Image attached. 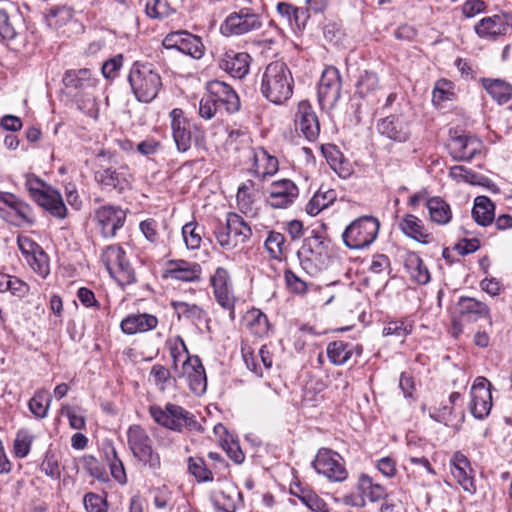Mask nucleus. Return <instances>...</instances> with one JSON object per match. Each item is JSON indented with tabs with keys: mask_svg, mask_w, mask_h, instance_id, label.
Masks as SVG:
<instances>
[{
	"mask_svg": "<svg viewBox=\"0 0 512 512\" xmlns=\"http://www.w3.org/2000/svg\"><path fill=\"white\" fill-rule=\"evenodd\" d=\"M94 180L101 190L122 194L132 188L133 174L127 164H118L115 152L102 149L96 155Z\"/></svg>",
	"mask_w": 512,
	"mask_h": 512,
	"instance_id": "1",
	"label": "nucleus"
},
{
	"mask_svg": "<svg viewBox=\"0 0 512 512\" xmlns=\"http://www.w3.org/2000/svg\"><path fill=\"white\" fill-rule=\"evenodd\" d=\"M294 79L288 65L280 60L269 63L262 74L260 92L269 102L281 105L293 94Z\"/></svg>",
	"mask_w": 512,
	"mask_h": 512,
	"instance_id": "2",
	"label": "nucleus"
},
{
	"mask_svg": "<svg viewBox=\"0 0 512 512\" xmlns=\"http://www.w3.org/2000/svg\"><path fill=\"white\" fill-rule=\"evenodd\" d=\"M128 82L135 98L143 103L153 101L162 87L161 76L153 65L139 61L132 64Z\"/></svg>",
	"mask_w": 512,
	"mask_h": 512,
	"instance_id": "3",
	"label": "nucleus"
},
{
	"mask_svg": "<svg viewBox=\"0 0 512 512\" xmlns=\"http://www.w3.org/2000/svg\"><path fill=\"white\" fill-rule=\"evenodd\" d=\"M149 414L158 425L175 432H183L184 429L189 431L201 429L195 416L176 404L167 403L164 407L157 404L151 405Z\"/></svg>",
	"mask_w": 512,
	"mask_h": 512,
	"instance_id": "4",
	"label": "nucleus"
},
{
	"mask_svg": "<svg viewBox=\"0 0 512 512\" xmlns=\"http://www.w3.org/2000/svg\"><path fill=\"white\" fill-rule=\"evenodd\" d=\"M25 188L30 197L54 217L63 219L67 208L61 194L34 174H26Z\"/></svg>",
	"mask_w": 512,
	"mask_h": 512,
	"instance_id": "5",
	"label": "nucleus"
},
{
	"mask_svg": "<svg viewBox=\"0 0 512 512\" xmlns=\"http://www.w3.org/2000/svg\"><path fill=\"white\" fill-rule=\"evenodd\" d=\"M380 222L373 216H361L352 221L343 231L342 239L345 246L352 250L369 247L377 238Z\"/></svg>",
	"mask_w": 512,
	"mask_h": 512,
	"instance_id": "6",
	"label": "nucleus"
},
{
	"mask_svg": "<svg viewBox=\"0 0 512 512\" xmlns=\"http://www.w3.org/2000/svg\"><path fill=\"white\" fill-rule=\"evenodd\" d=\"M171 129L176 148L180 153L187 152L194 142L199 145L204 141L205 132L201 125L191 122L180 108H174L170 114Z\"/></svg>",
	"mask_w": 512,
	"mask_h": 512,
	"instance_id": "7",
	"label": "nucleus"
},
{
	"mask_svg": "<svg viewBox=\"0 0 512 512\" xmlns=\"http://www.w3.org/2000/svg\"><path fill=\"white\" fill-rule=\"evenodd\" d=\"M406 109L407 105L398 103L393 113L379 119L376 124L378 133L395 143L409 141L412 135V119Z\"/></svg>",
	"mask_w": 512,
	"mask_h": 512,
	"instance_id": "8",
	"label": "nucleus"
},
{
	"mask_svg": "<svg viewBox=\"0 0 512 512\" xmlns=\"http://www.w3.org/2000/svg\"><path fill=\"white\" fill-rule=\"evenodd\" d=\"M214 235L222 248L233 249L251 238L252 229L240 215L230 212L225 223L217 222Z\"/></svg>",
	"mask_w": 512,
	"mask_h": 512,
	"instance_id": "9",
	"label": "nucleus"
},
{
	"mask_svg": "<svg viewBox=\"0 0 512 512\" xmlns=\"http://www.w3.org/2000/svg\"><path fill=\"white\" fill-rule=\"evenodd\" d=\"M331 244L329 238L319 231L312 230L311 235L303 240V244L298 251V256L302 257V265L315 262L316 270H322L329 260Z\"/></svg>",
	"mask_w": 512,
	"mask_h": 512,
	"instance_id": "10",
	"label": "nucleus"
},
{
	"mask_svg": "<svg viewBox=\"0 0 512 512\" xmlns=\"http://www.w3.org/2000/svg\"><path fill=\"white\" fill-rule=\"evenodd\" d=\"M0 217L15 226L35 223L31 206L15 194L5 191H0Z\"/></svg>",
	"mask_w": 512,
	"mask_h": 512,
	"instance_id": "11",
	"label": "nucleus"
},
{
	"mask_svg": "<svg viewBox=\"0 0 512 512\" xmlns=\"http://www.w3.org/2000/svg\"><path fill=\"white\" fill-rule=\"evenodd\" d=\"M446 147L453 160L471 162L482 153L483 143L470 133L450 130Z\"/></svg>",
	"mask_w": 512,
	"mask_h": 512,
	"instance_id": "12",
	"label": "nucleus"
},
{
	"mask_svg": "<svg viewBox=\"0 0 512 512\" xmlns=\"http://www.w3.org/2000/svg\"><path fill=\"white\" fill-rule=\"evenodd\" d=\"M342 78L340 71L334 66H328L321 74L317 97L322 109H333L341 97Z\"/></svg>",
	"mask_w": 512,
	"mask_h": 512,
	"instance_id": "13",
	"label": "nucleus"
},
{
	"mask_svg": "<svg viewBox=\"0 0 512 512\" xmlns=\"http://www.w3.org/2000/svg\"><path fill=\"white\" fill-rule=\"evenodd\" d=\"M261 27V16L255 13L253 9L244 7L230 13L221 24L220 30L225 36H240L258 30Z\"/></svg>",
	"mask_w": 512,
	"mask_h": 512,
	"instance_id": "14",
	"label": "nucleus"
},
{
	"mask_svg": "<svg viewBox=\"0 0 512 512\" xmlns=\"http://www.w3.org/2000/svg\"><path fill=\"white\" fill-rule=\"evenodd\" d=\"M162 45L167 50H177L194 59H201L205 53V46L201 37L186 30H178L168 33Z\"/></svg>",
	"mask_w": 512,
	"mask_h": 512,
	"instance_id": "15",
	"label": "nucleus"
},
{
	"mask_svg": "<svg viewBox=\"0 0 512 512\" xmlns=\"http://www.w3.org/2000/svg\"><path fill=\"white\" fill-rule=\"evenodd\" d=\"M471 402L469 409L473 417L485 419L492 409L491 383L485 377H477L470 390Z\"/></svg>",
	"mask_w": 512,
	"mask_h": 512,
	"instance_id": "16",
	"label": "nucleus"
},
{
	"mask_svg": "<svg viewBox=\"0 0 512 512\" xmlns=\"http://www.w3.org/2000/svg\"><path fill=\"white\" fill-rule=\"evenodd\" d=\"M210 283L217 303L230 312V318L233 320L236 298L228 271L223 267H218L211 276Z\"/></svg>",
	"mask_w": 512,
	"mask_h": 512,
	"instance_id": "17",
	"label": "nucleus"
},
{
	"mask_svg": "<svg viewBox=\"0 0 512 512\" xmlns=\"http://www.w3.org/2000/svg\"><path fill=\"white\" fill-rule=\"evenodd\" d=\"M94 220L102 236L112 238L123 227L126 220V212L119 206L103 205L95 210Z\"/></svg>",
	"mask_w": 512,
	"mask_h": 512,
	"instance_id": "18",
	"label": "nucleus"
},
{
	"mask_svg": "<svg viewBox=\"0 0 512 512\" xmlns=\"http://www.w3.org/2000/svg\"><path fill=\"white\" fill-rule=\"evenodd\" d=\"M512 29V14L501 13L482 18L474 26V31L481 39L496 41Z\"/></svg>",
	"mask_w": 512,
	"mask_h": 512,
	"instance_id": "19",
	"label": "nucleus"
},
{
	"mask_svg": "<svg viewBox=\"0 0 512 512\" xmlns=\"http://www.w3.org/2000/svg\"><path fill=\"white\" fill-rule=\"evenodd\" d=\"M295 130L300 132L309 142H314L320 134L318 116L308 100H302L297 105L294 115Z\"/></svg>",
	"mask_w": 512,
	"mask_h": 512,
	"instance_id": "20",
	"label": "nucleus"
},
{
	"mask_svg": "<svg viewBox=\"0 0 512 512\" xmlns=\"http://www.w3.org/2000/svg\"><path fill=\"white\" fill-rule=\"evenodd\" d=\"M299 196V188L290 179L273 181L268 188L266 203L274 209H286Z\"/></svg>",
	"mask_w": 512,
	"mask_h": 512,
	"instance_id": "21",
	"label": "nucleus"
},
{
	"mask_svg": "<svg viewBox=\"0 0 512 512\" xmlns=\"http://www.w3.org/2000/svg\"><path fill=\"white\" fill-rule=\"evenodd\" d=\"M209 97L222 110L233 114L240 109V100L235 90L227 83L220 80H211L206 84Z\"/></svg>",
	"mask_w": 512,
	"mask_h": 512,
	"instance_id": "22",
	"label": "nucleus"
},
{
	"mask_svg": "<svg viewBox=\"0 0 512 512\" xmlns=\"http://www.w3.org/2000/svg\"><path fill=\"white\" fill-rule=\"evenodd\" d=\"M25 20L14 5L0 9V37L7 42L15 41L25 32Z\"/></svg>",
	"mask_w": 512,
	"mask_h": 512,
	"instance_id": "23",
	"label": "nucleus"
},
{
	"mask_svg": "<svg viewBox=\"0 0 512 512\" xmlns=\"http://www.w3.org/2000/svg\"><path fill=\"white\" fill-rule=\"evenodd\" d=\"M354 97L366 101L368 104L378 102V96L382 90L379 75L374 70L364 69L354 83Z\"/></svg>",
	"mask_w": 512,
	"mask_h": 512,
	"instance_id": "24",
	"label": "nucleus"
},
{
	"mask_svg": "<svg viewBox=\"0 0 512 512\" xmlns=\"http://www.w3.org/2000/svg\"><path fill=\"white\" fill-rule=\"evenodd\" d=\"M336 456L338 454H332L328 449H320L312 462V466L317 473L323 474L329 480L341 482L347 478L348 473L344 465L336 459Z\"/></svg>",
	"mask_w": 512,
	"mask_h": 512,
	"instance_id": "25",
	"label": "nucleus"
},
{
	"mask_svg": "<svg viewBox=\"0 0 512 512\" xmlns=\"http://www.w3.org/2000/svg\"><path fill=\"white\" fill-rule=\"evenodd\" d=\"M182 376L186 377L188 386L195 395H203L207 388L205 368L199 356H187L182 362Z\"/></svg>",
	"mask_w": 512,
	"mask_h": 512,
	"instance_id": "26",
	"label": "nucleus"
},
{
	"mask_svg": "<svg viewBox=\"0 0 512 512\" xmlns=\"http://www.w3.org/2000/svg\"><path fill=\"white\" fill-rule=\"evenodd\" d=\"M201 273L202 268L199 263L176 259L168 261L162 277L182 282H198L201 279Z\"/></svg>",
	"mask_w": 512,
	"mask_h": 512,
	"instance_id": "27",
	"label": "nucleus"
},
{
	"mask_svg": "<svg viewBox=\"0 0 512 512\" xmlns=\"http://www.w3.org/2000/svg\"><path fill=\"white\" fill-rule=\"evenodd\" d=\"M455 313L460 320L476 322L479 319H487L492 325V318L489 306L473 297L461 296L456 304Z\"/></svg>",
	"mask_w": 512,
	"mask_h": 512,
	"instance_id": "28",
	"label": "nucleus"
},
{
	"mask_svg": "<svg viewBox=\"0 0 512 512\" xmlns=\"http://www.w3.org/2000/svg\"><path fill=\"white\" fill-rule=\"evenodd\" d=\"M62 83L70 92H75L74 96L77 97L80 92L94 89L98 79L88 68L71 69L64 73Z\"/></svg>",
	"mask_w": 512,
	"mask_h": 512,
	"instance_id": "29",
	"label": "nucleus"
},
{
	"mask_svg": "<svg viewBox=\"0 0 512 512\" xmlns=\"http://www.w3.org/2000/svg\"><path fill=\"white\" fill-rule=\"evenodd\" d=\"M249 156L253 160L250 172L257 178L265 180L275 175L279 170V162L275 156L270 155L264 148H249Z\"/></svg>",
	"mask_w": 512,
	"mask_h": 512,
	"instance_id": "30",
	"label": "nucleus"
},
{
	"mask_svg": "<svg viewBox=\"0 0 512 512\" xmlns=\"http://www.w3.org/2000/svg\"><path fill=\"white\" fill-rule=\"evenodd\" d=\"M451 474L461 487L471 494L476 492L473 469L468 458L461 452H455L450 460Z\"/></svg>",
	"mask_w": 512,
	"mask_h": 512,
	"instance_id": "31",
	"label": "nucleus"
},
{
	"mask_svg": "<svg viewBox=\"0 0 512 512\" xmlns=\"http://www.w3.org/2000/svg\"><path fill=\"white\" fill-rule=\"evenodd\" d=\"M326 353L329 361L336 366L348 363L353 357L359 358L363 353L360 344H353L343 340H335L328 343Z\"/></svg>",
	"mask_w": 512,
	"mask_h": 512,
	"instance_id": "32",
	"label": "nucleus"
},
{
	"mask_svg": "<svg viewBox=\"0 0 512 512\" xmlns=\"http://www.w3.org/2000/svg\"><path fill=\"white\" fill-rule=\"evenodd\" d=\"M251 57L246 52L226 51L219 61V67L234 78L242 79L250 69Z\"/></svg>",
	"mask_w": 512,
	"mask_h": 512,
	"instance_id": "33",
	"label": "nucleus"
},
{
	"mask_svg": "<svg viewBox=\"0 0 512 512\" xmlns=\"http://www.w3.org/2000/svg\"><path fill=\"white\" fill-rule=\"evenodd\" d=\"M158 325V319L152 314H129L120 323L124 334L134 335L153 330Z\"/></svg>",
	"mask_w": 512,
	"mask_h": 512,
	"instance_id": "34",
	"label": "nucleus"
},
{
	"mask_svg": "<svg viewBox=\"0 0 512 512\" xmlns=\"http://www.w3.org/2000/svg\"><path fill=\"white\" fill-rule=\"evenodd\" d=\"M398 228L407 237L422 243L428 244L433 241V236L429 233L418 217L413 214H406L398 223Z\"/></svg>",
	"mask_w": 512,
	"mask_h": 512,
	"instance_id": "35",
	"label": "nucleus"
},
{
	"mask_svg": "<svg viewBox=\"0 0 512 512\" xmlns=\"http://www.w3.org/2000/svg\"><path fill=\"white\" fill-rule=\"evenodd\" d=\"M357 489L360 493L359 502L354 503L356 506H364L365 500L368 499L370 502H378L387 497V491L384 486L379 483H375L367 474H361Z\"/></svg>",
	"mask_w": 512,
	"mask_h": 512,
	"instance_id": "36",
	"label": "nucleus"
},
{
	"mask_svg": "<svg viewBox=\"0 0 512 512\" xmlns=\"http://www.w3.org/2000/svg\"><path fill=\"white\" fill-rule=\"evenodd\" d=\"M170 305L174 309L178 320L184 319L193 325L209 322L207 311L197 304L184 301H171Z\"/></svg>",
	"mask_w": 512,
	"mask_h": 512,
	"instance_id": "37",
	"label": "nucleus"
},
{
	"mask_svg": "<svg viewBox=\"0 0 512 512\" xmlns=\"http://www.w3.org/2000/svg\"><path fill=\"white\" fill-rule=\"evenodd\" d=\"M127 444L136 458L153 447V440L141 425L134 424L127 430Z\"/></svg>",
	"mask_w": 512,
	"mask_h": 512,
	"instance_id": "38",
	"label": "nucleus"
},
{
	"mask_svg": "<svg viewBox=\"0 0 512 512\" xmlns=\"http://www.w3.org/2000/svg\"><path fill=\"white\" fill-rule=\"evenodd\" d=\"M404 268L410 278L417 284H427L430 281V273L421 257L415 252H407L404 256Z\"/></svg>",
	"mask_w": 512,
	"mask_h": 512,
	"instance_id": "39",
	"label": "nucleus"
},
{
	"mask_svg": "<svg viewBox=\"0 0 512 512\" xmlns=\"http://www.w3.org/2000/svg\"><path fill=\"white\" fill-rule=\"evenodd\" d=\"M242 500V493L235 488L216 492L211 497L216 512H236Z\"/></svg>",
	"mask_w": 512,
	"mask_h": 512,
	"instance_id": "40",
	"label": "nucleus"
},
{
	"mask_svg": "<svg viewBox=\"0 0 512 512\" xmlns=\"http://www.w3.org/2000/svg\"><path fill=\"white\" fill-rule=\"evenodd\" d=\"M481 84L499 105L506 104L512 97V85L505 80L482 78Z\"/></svg>",
	"mask_w": 512,
	"mask_h": 512,
	"instance_id": "41",
	"label": "nucleus"
},
{
	"mask_svg": "<svg viewBox=\"0 0 512 512\" xmlns=\"http://www.w3.org/2000/svg\"><path fill=\"white\" fill-rule=\"evenodd\" d=\"M472 217L480 226H488L495 219V205L487 196H478L474 200Z\"/></svg>",
	"mask_w": 512,
	"mask_h": 512,
	"instance_id": "42",
	"label": "nucleus"
},
{
	"mask_svg": "<svg viewBox=\"0 0 512 512\" xmlns=\"http://www.w3.org/2000/svg\"><path fill=\"white\" fill-rule=\"evenodd\" d=\"M337 198V193L334 189L324 190L323 185L313 195L306 205V212L310 216L318 215L322 210L329 207Z\"/></svg>",
	"mask_w": 512,
	"mask_h": 512,
	"instance_id": "43",
	"label": "nucleus"
},
{
	"mask_svg": "<svg viewBox=\"0 0 512 512\" xmlns=\"http://www.w3.org/2000/svg\"><path fill=\"white\" fill-rule=\"evenodd\" d=\"M426 207L429 211L430 219L439 224L445 225L452 219V212L449 204L440 197H432L427 200Z\"/></svg>",
	"mask_w": 512,
	"mask_h": 512,
	"instance_id": "44",
	"label": "nucleus"
},
{
	"mask_svg": "<svg viewBox=\"0 0 512 512\" xmlns=\"http://www.w3.org/2000/svg\"><path fill=\"white\" fill-rule=\"evenodd\" d=\"M139 229L146 240L153 245L157 246L165 244L163 233L167 230L166 224L159 223L153 218H148L140 222Z\"/></svg>",
	"mask_w": 512,
	"mask_h": 512,
	"instance_id": "45",
	"label": "nucleus"
},
{
	"mask_svg": "<svg viewBox=\"0 0 512 512\" xmlns=\"http://www.w3.org/2000/svg\"><path fill=\"white\" fill-rule=\"evenodd\" d=\"M291 494L297 497L302 504L313 512H328V508L324 500L309 489L296 485L295 488H291Z\"/></svg>",
	"mask_w": 512,
	"mask_h": 512,
	"instance_id": "46",
	"label": "nucleus"
},
{
	"mask_svg": "<svg viewBox=\"0 0 512 512\" xmlns=\"http://www.w3.org/2000/svg\"><path fill=\"white\" fill-rule=\"evenodd\" d=\"M454 83L448 79L441 78L435 82L432 91V102L436 106H440L446 101L455 99Z\"/></svg>",
	"mask_w": 512,
	"mask_h": 512,
	"instance_id": "47",
	"label": "nucleus"
},
{
	"mask_svg": "<svg viewBox=\"0 0 512 512\" xmlns=\"http://www.w3.org/2000/svg\"><path fill=\"white\" fill-rule=\"evenodd\" d=\"M187 461L188 471L197 482H212L214 480L213 470L207 466L203 458L189 457Z\"/></svg>",
	"mask_w": 512,
	"mask_h": 512,
	"instance_id": "48",
	"label": "nucleus"
},
{
	"mask_svg": "<svg viewBox=\"0 0 512 512\" xmlns=\"http://www.w3.org/2000/svg\"><path fill=\"white\" fill-rule=\"evenodd\" d=\"M109 275L121 286L130 285L136 282V275L127 256L115 266Z\"/></svg>",
	"mask_w": 512,
	"mask_h": 512,
	"instance_id": "49",
	"label": "nucleus"
},
{
	"mask_svg": "<svg viewBox=\"0 0 512 512\" xmlns=\"http://www.w3.org/2000/svg\"><path fill=\"white\" fill-rule=\"evenodd\" d=\"M203 228L195 221L186 223L182 227V237L186 247L190 250L200 248Z\"/></svg>",
	"mask_w": 512,
	"mask_h": 512,
	"instance_id": "50",
	"label": "nucleus"
},
{
	"mask_svg": "<svg viewBox=\"0 0 512 512\" xmlns=\"http://www.w3.org/2000/svg\"><path fill=\"white\" fill-rule=\"evenodd\" d=\"M126 257L124 249L118 245H108L101 253V262L104 264L108 273H112V270L117 264H119Z\"/></svg>",
	"mask_w": 512,
	"mask_h": 512,
	"instance_id": "51",
	"label": "nucleus"
},
{
	"mask_svg": "<svg viewBox=\"0 0 512 512\" xmlns=\"http://www.w3.org/2000/svg\"><path fill=\"white\" fill-rule=\"evenodd\" d=\"M248 328L252 334L258 337L266 335L269 331V321L267 316L258 309L248 312Z\"/></svg>",
	"mask_w": 512,
	"mask_h": 512,
	"instance_id": "52",
	"label": "nucleus"
},
{
	"mask_svg": "<svg viewBox=\"0 0 512 512\" xmlns=\"http://www.w3.org/2000/svg\"><path fill=\"white\" fill-rule=\"evenodd\" d=\"M51 399L46 390L37 391L29 400L28 407L30 412L37 418H45L48 413Z\"/></svg>",
	"mask_w": 512,
	"mask_h": 512,
	"instance_id": "53",
	"label": "nucleus"
},
{
	"mask_svg": "<svg viewBox=\"0 0 512 512\" xmlns=\"http://www.w3.org/2000/svg\"><path fill=\"white\" fill-rule=\"evenodd\" d=\"M413 322L407 319L389 321L383 328L384 336H395L404 340L412 333Z\"/></svg>",
	"mask_w": 512,
	"mask_h": 512,
	"instance_id": "54",
	"label": "nucleus"
},
{
	"mask_svg": "<svg viewBox=\"0 0 512 512\" xmlns=\"http://www.w3.org/2000/svg\"><path fill=\"white\" fill-rule=\"evenodd\" d=\"M264 245L269 255L274 259H281L285 253V237L279 232H269Z\"/></svg>",
	"mask_w": 512,
	"mask_h": 512,
	"instance_id": "55",
	"label": "nucleus"
},
{
	"mask_svg": "<svg viewBox=\"0 0 512 512\" xmlns=\"http://www.w3.org/2000/svg\"><path fill=\"white\" fill-rule=\"evenodd\" d=\"M150 375L153 377V381L160 391H165L175 383V378L172 377L170 370L160 364L152 366Z\"/></svg>",
	"mask_w": 512,
	"mask_h": 512,
	"instance_id": "56",
	"label": "nucleus"
},
{
	"mask_svg": "<svg viewBox=\"0 0 512 512\" xmlns=\"http://www.w3.org/2000/svg\"><path fill=\"white\" fill-rule=\"evenodd\" d=\"M72 9L67 6H53L45 14L48 26H61L72 17Z\"/></svg>",
	"mask_w": 512,
	"mask_h": 512,
	"instance_id": "57",
	"label": "nucleus"
},
{
	"mask_svg": "<svg viewBox=\"0 0 512 512\" xmlns=\"http://www.w3.org/2000/svg\"><path fill=\"white\" fill-rule=\"evenodd\" d=\"M40 470L53 480L60 479L61 469L59 461L55 453L51 450L46 451L45 457L40 465Z\"/></svg>",
	"mask_w": 512,
	"mask_h": 512,
	"instance_id": "58",
	"label": "nucleus"
},
{
	"mask_svg": "<svg viewBox=\"0 0 512 512\" xmlns=\"http://www.w3.org/2000/svg\"><path fill=\"white\" fill-rule=\"evenodd\" d=\"M153 503L157 509L173 507V492L167 485L159 486L152 490Z\"/></svg>",
	"mask_w": 512,
	"mask_h": 512,
	"instance_id": "59",
	"label": "nucleus"
},
{
	"mask_svg": "<svg viewBox=\"0 0 512 512\" xmlns=\"http://www.w3.org/2000/svg\"><path fill=\"white\" fill-rule=\"evenodd\" d=\"M143 467L148 468L153 474L161 469V457L158 451L152 447L135 458Z\"/></svg>",
	"mask_w": 512,
	"mask_h": 512,
	"instance_id": "60",
	"label": "nucleus"
},
{
	"mask_svg": "<svg viewBox=\"0 0 512 512\" xmlns=\"http://www.w3.org/2000/svg\"><path fill=\"white\" fill-rule=\"evenodd\" d=\"M284 280L288 290L294 294L304 295L308 290L307 283L291 269L284 271Z\"/></svg>",
	"mask_w": 512,
	"mask_h": 512,
	"instance_id": "61",
	"label": "nucleus"
},
{
	"mask_svg": "<svg viewBox=\"0 0 512 512\" xmlns=\"http://www.w3.org/2000/svg\"><path fill=\"white\" fill-rule=\"evenodd\" d=\"M83 503L87 512H107L108 510L106 499L93 492L84 495Z\"/></svg>",
	"mask_w": 512,
	"mask_h": 512,
	"instance_id": "62",
	"label": "nucleus"
},
{
	"mask_svg": "<svg viewBox=\"0 0 512 512\" xmlns=\"http://www.w3.org/2000/svg\"><path fill=\"white\" fill-rule=\"evenodd\" d=\"M162 143L156 138L149 136L146 137L141 142L137 143L135 146V150L146 157H150L152 155L157 154L160 150H162Z\"/></svg>",
	"mask_w": 512,
	"mask_h": 512,
	"instance_id": "63",
	"label": "nucleus"
},
{
	"mask_svg": "<svg viewBox=\"0 0 512 512\" xmlns=\"http://www.w3.org/2000/svg\"><path fill=\"white\" fill-rule=\"evenodd\" d=\"M123 55L118 54L106 60L101 68L102 74L106 79H114L117 77L119 70L123 66Z\"/></svg>",
	"mask_w": 512,
	"mask_h": 512,
	"instance_id": "64",
	"label": "nucleus"
}]
</instances>
